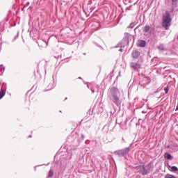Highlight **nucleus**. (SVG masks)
Instances as JSON below:
<instances>
[{"label":"nucleus","mask_w":178,"mask_h":178,"mask_svg":"<svg viewBox=\"0 0 178 178\" xmlns=\"http://www.w3.org/2000/svg\"><path fill=\"white\" fill-rule=\"evenodd\" d=\"M164 90H165V94H168V88H165Z\"/></svg>","instance_id":"obj_16"},{"label":"nucleus","mask_w":178,"mask_h":178,"mask_svg":"<svg viewBox=\"0 0 178 178\" xmlns=\"http://www.w3.org/2000/svg\"><path fill=\"white\" fill-rule=\"evenodd\" d=\"M5 97V91L3 90H1L0 91V99H2Z\"/></svg>","instance_id":"obj_10"},{"label":"nucleus","mask_w":178,"mask_h":178,"mask_svg":"<svg viewBox=\"0 0 178 178\" xmlns=\"http://www.w3.org/2000/svg\"><path fill=\"white\" fill-rule=\"evenodd\" d=\"M178 171V168L176 166H172L171 167V172H177Z\"/></svg>","instance_id":"obj_13"},{"label":"nucleus","mask_w":178,"mask_h":178,"mask_svg":"<svg viewBox=\"0 0 178 178\" xmlns=\"http://www.w3.org/2000/svg\"><path fill=\"white\" fill-rule=\"evenodd\" d=\"M143 31H144V33H148V31H149V26L146 25L144 28Z\"/></svg>","instance_id":"obj_11"},{"label":"nucleus","mask_w":178,"mask_h":178,"mask_svg":"<svg viewBox=\"0 0 178 178\" xmlns=\"http://www.w3.org/2000/svg\"><path fill=\"white\" fill-rule=\"evenodd\" d=\"M165 178H176V177L170 175V174H167L165 176Z\"/></svg>","instance_id":"obj_14"},{"label":"nucleus","mask_w":178,"mask_h":178,"mask_svg":"<svg viewBox=\"0 0 178 178\" xmlns=\"http://www.w3.org/2000/svg\"><path fill=\"white\" fill-rule=\"evenodd\" d=\"M145 45H146V42H145V40H140V41H139V42H138V46H139V47H145Z\"/></svg>","instance_id":"obj_8"},{"label":"nucleus","mask_w":178,"mask_h":178,"mask_svg":"<svg viewBox=\"0 0 178 178\" xmlns=\"http://www.w3.org/2000/svg\"><path fill=\"white\" fill-rule=\"evenodd\" d=\"M115 155H119V156L123 155L122 152V149L115 152Z\"/></svg>","instance_id":"obj_12"},{"label":"nucleus","mask_w":178,"mask_h":178,"mask_svg":"<svg viewBox=\"0 0 178 178\" xmlns=\"http://www.w3.org/2000/svg\"><path fill=\"white\" fill-rule=\"evenodd\" d=\"M54 176V171L50 170L49 172V177H52Z\"/></svg>","instance_id":"obj_15"},{"label":"nucleus","mask_w":178,"mask_h":178,"mask_svg":"<svg viewBox=\"0 0 178 178\" xmlns=\"http://www.w3.org/2000/svg\"><path fill=\"white\" fill-rule=\"evenodd\" d=\"M118 91H119V89L116 87H113L111 88V93L112 95H116L118 94Z\"/></svg>","instance_id":"obj_3"},{"label":"nucleus","mask_w":178,"mask_h":178,"mask_svg":"<svg viewBox=\"0 0 178 178\" xmlns=\"http://www.w3.org/2000/svg\"><path fill=\"white\" fill-rule=\"evenodd\" d=\"M130 65L131 67H132V69H134L135 70L141 67V65L137 63H131Z\"/></svg>","instance_id":"obj_2"},{"label":"nucleus","mask_w":178,"mask_h":178,"mask_svg":"<svg viewBox=\"0 0 178 178\" xmlns=\"http://www.w3.org/2000/svg\"><path fill=\"white\" fill-rule=\"evenodd\" d=\"M138 56H140V51H138L137 50H134L132 52V57L134 58L135 59H137V58H138Z\"/></svg>","instance_id":"obj_4"},{"label":"nucleus","mask_w":178,"mask_h":178,"mask_svg":"<svg viewBox=\"0 0 178 178\" xmlns=\"http://www.w3.org/2000/svg\"><path fill=\"white\" fill-rule=\"evenodd\" d=\"M141 172L143 176H145V175H147L148 173V171L145 170V167H144V165L142 166Z\"/></svg>","instance_id":"obj_9"},{"label":"nucleus","mask_w":178,"mask_h":178,"mask_svg":"<svg viewBox=\"0 0 178 178\" xmlns=\"http://www.w3.org/2000/svg\"><path fill=\"white\" fill-rule=\"evenodd\" d=\"M175 111H178V106H177Z\"/></svg>","instance_id":"obj_17"},{"label":"nucleus","mask_w":178,"mask_h":178,"mask_svg":"<svg viewBox=\"0 0 178 178\" xmlns=\"http://www.w3.org/2000/svg\"><path fill=\"white\" fill-rule=\"evenodd\" d=\"M122 152V155H126V154H127V152H130V148L127 147L124 149H121Z\"/></svg>","instance_id":"obj_7"},{"label":"nucleus","mask_w":178,"mask_h":178,"mask_svg":"<svg viewBox=\"0 0 178 178\" xmlns=\"http://www.w3.org/2000/svg\"><path fill=\"white\" fill-rule=\"evenodd\" d=\"M113 95V102L114 104H118V102H119V97H118V95Z\"/></svg>","instance_id":"obj_6"},{"label":"nucleus","mask_w":178,"mask_h":178,"mask_svg":"<svg viewBox=\"0 0 178 178\" xmlns=\"http://www.w3.org/2000/svg\"><path fill=\"white\" fill-rule=\"evenodd\" d=\"M171 23L172 19L170 18V14H169V13L167 11L163 15L162 26L165 30H169V26H170Z\"/></svg>","instance_id":"obj_1"},{"label":"nucleus","mask_w":178,"mask_h":178,"mask_svg":"<svg viewBox=\"0 0 178 178\" xmlns=\"http://www.w3.org/2000/svg\"><path fill=\"white\" fill-rule=\"evenodd\" d=\"M164 157L166 158L167 159H169V160L173 159V156H172V154H170L169 153H165L164 154Z\"/></svg>","instance_id":"obj_5"}]
</instances>
